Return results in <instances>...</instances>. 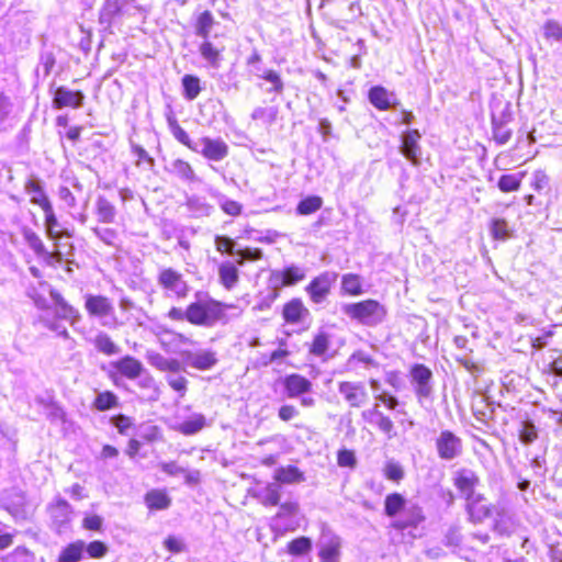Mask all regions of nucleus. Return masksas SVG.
I'll return each mask as SVG.
<instances>
[{
	"mask_svg": "<svg viewBox=\"0 0 562 562\" xmlns=\"http://www.w3.org/2000/svg\"><path fill=\"white\" fill-rule=\"evenodd\" d=\"M194 297L195 300L186 308L172 306L166 316L173 322L187 321L194 326L211 328L218 323L228 322L226 310L237 308L234 305L216 301L204 292H196Z\"/></svg>",
	"mask_w": 562,
	"mask_h": 562,
	"instance_id": "obj_1",
	"label": "nucleus"
},
{
	"mask_svg": "<svg viewBox=\"0 0 562 562\" xmlns=\"http://www.w3.org/2000/svg\"><path fill=\"white\" fill-rule=\"evenodd\" d=\"M341 311L349 318L369 327L381 324L386 316V308L375 300L347 303L341 306Z\"/></svg>",
	"mask_w": 562,
	"mask_h": 562,
	"instance_id": "obj_2",
	"label": "nucleus"
},
{
	"mask_svg": "<svg viewBox=\"0 0 562 562\" xmlns=\"http://www.w3.org/2000/svg\"><path fill=\"white\" fill-rule=\"evenodd\" d=\"M157 283L164 290L166 297L183 300L190 292V285L182 273L172 268L161 269L157 277Z\"/></svg>",
	"mask_w": 562,
	"mask_h": 562,
	"instance_id": "obj_3",
	"label": "nucleus"
},
{
	"mask_svg": "<svg viewBox=\"0 0 562 562\" xmlns=\"http://www.w3.org/2000/svg\"><path fill=\"white\" fill-rule=\"evenodd\" d=\"M435 443L438 457L445 461L457 459L463 452L461 438L450 430H442Z\"/></svg>",
	"mask_w": 562,
	"mask_h": 562,
	"instance_id": "obj_4",
	"label": "nucleus"
},
{
	"mask_svg": "<svg viewBox=\"0 0 562 562\" xmlns=\"http://www.w3.org/2000/svg\"><path fill=\"white\" fill-rule=\"evenodd\" d=\"M191 150L213 161H221L228 155V146L221 138L201 137L194 142Z\"/></svg>",
	"mask_w": 562,
	"mask_h": 562,
	"instance_id": "obj_5",
	"label": "nucleus"
},
{
	"mask_svg": "<svg viewBox=\"0 0 562 562\" xmlns=\"http://www.w3.org/2000/svg\"><path fill=\"white\" fill-rule=\"evenodd\" d=\"M338 392L352 408H360L369 401V393L362 382H339Z\"/></svg>",
	"mask_w": 562,
	"mask_h": 562,
	"instance_id": "obj_6",
	"label": "nucleus"
},
{
	"mask_svg": "<svg viewBox=\"0 0 562 562\" xmlns=\"http://www.w3.org/2000/svg\"><path fill=\"white\" fill-rule=\"evenodd\" d=\"M338 274L333 271H325L314 278L306 286V291L314 303H322L329 294L333 284L337 281Z\"/></svg>",
	"mask_w": 562,
	"mask_h": 562,
	"instance_id": "obj_7",
	"label": "nucleus"
},
{
	"mask_svg": "<svg viewBox=\"0 0 562 562\" xmlns=\"http://www.w3.org/2000/svg\"><path fill=\"white\" fill-rule=\"evenodd\" d=\"M318 547L322 562H339L341 540L333 531L326 528L322 530Z\"/></svg>",
	"mask_w": 562,
	"mask_h": 562,
	"instance_id": "obj_8",
	"label": "nucleus"
},
{
	"mask_svg": "<svg viewBox=\"0 0 562 562\" xmlns=\"http://www.w3.org/2000/svg\"><path fill=\"white\" fill-rule=\"evenodd\" d=\"M279 512L274 516L276 525L283 531H294L300 527V505L297 502H285L279 504Z\"/></svg>",
	"mask_w": 562,
	"mask_h": 562,
	"instance_id": "obj_9",
	"label": "nucleus"
},
{
	"mask_svg": "<svg viewBox=\"0 0 562 562\" xmlns=\"http://www.w3.org/2000/svg\"><path fill=\"white\" fill-rule=\"evenodd\" d=\"M181 357L187 366L200 371L212 369L218 361L216 352L210 349L186 350L181 352Z\"/></svg>",
	"mask_w": 562,
	"mask_h": 562,
	"instance_id": "obj_10",
	"label": "nucleus"
},
{
	"mask_svg": "<svg viewBox=\"0 0 562 562\" xmlns=\"http://www.w3.org/2000/svg\"><path fill=\"white\" fill-rule=\"evenodd\" d=\"M414 390L419 398L428 397L432 392V372L424 364H415L411 370Z\"/></svg>",
	"mask_w": 562,
	"mask_h": 562,
	"instance_id": "obj_11",
	"label": "nucleus"
},
{
	"mask_svg": "<svg viewBox=\"0 0 562 562\" xmlns=\"http://www.w3.org/2000/svg\"><path fill=\"white\" fill-rule=\"evenodd\" d=\"M479 483V476L471 469H461L454 473L453 484L465 499L477 495L475 493V487Z\"/></svg>",
	"mask_w": 562,
	"mask_h": 562,
	"instance_id": "obj_12",
	"label": "nucleus"
},
{
	"mask_svg": "<svg viewBox=\"0 0 562 562\" xmlns=\"http://www.w3.org/2000/svg\"><path fill=\"white\" fill-rule=\"evenodd\" d=\"M425 520L423 508L417 504H409L404 512L393 520L392 527L396 530H405L409 527H417Z\"/></svg>",
	"mask_w": 562,
	"mask_h": 562,
	"instance_id": "obj_13",
	"label": "nucleus"
},
{
	"mask_svg": "<svg viewBox=\"0 0 562 562\" xmlns=\"http://www.w3.org/2000/svg\"><path fill=\"white\" fill-rule=\"evenodd\" d=\"M306 271L304 268L292 265L286 267L282 271H273L271 273V282L276 288L278 286H290L304 280Z\"/></svg>",
	"mask_w": 562,
	"mask_h": 562,
	"instance_id": "obj_14",
	"label": "nucleus"
},
{
	"mask_svg": "<svg viewBox=\"0 0 562 562\" xmlns=\"http://www.w3.org/2000/svg\"><path fill=\"white\" fill-rule=\"evenodd\" d=\"M85 307L90 316L98 318H105L114 313L110 299L103 295H86Z\"/></svg>",
	"mask_w": 562,
	"mask_h": 562,
	"instance_id": "obj_15",
	"label": "nucleus"
},
{
	"mask_svg": "<svg viewBox=\"0 0 562 562\" xmlns=\"http://www.w3.org/2000/svg\"><path fill=\"white\" fill-rule=\"evenodd\" d=\"M49 515L58 533L63 532L69 525L72 515L70 504L65 499H57L49 506Z\"/></svg>",
	"mask_w": 562,
	"mask_h": 562,
	"instance_id": "obj_16",
	"label": "nucleus"
},
{
	"mask_svg": "<svg viewBox=\"0 0 562 562\" xmlns=\"http://www.w3.org/2000/svg\"><path fill=\"white\" fill-rule=\"evenodd\" d=\"M85 94L81 91H72L66 87H58L55 90L53 105L55 109L70 106L78 109L82 105Z\"/></svg>",
	"mask_w": 562,
	"mask_h": 562,
	"instance_id": "obj_17",
	"label": "nucleus"
},
{
	"mask_svg": "<svg viewBox=\"0 0 562 562\" xmlns=\"http://www.w3.org/2000/svg\"><path fill=\"white\" fill-rule=\"evenodd\" d=\"M420 137L422 135L417 130L407 131L402 136L401 151L413 165L419 164L422 148L418 142Z\"/></svg>",
	"mask_w": 562,
	"mask_h": 562,
	"instance_id": "obj_18",
	"label": "nucleus"
},
{
	"mask_svg": "<svg viewBox=\"0 0 562 562\" xmlns=\"http://www.w3.org/2000/svg\"><path fill=\"white\" fill-rule=\"evenodd\" d=\"M284 390L289 398L312 393V382L300 374H290L284 379Z\"/></svg>",
	"mask_w": 562,
	"mask_h": 562,
	"instance_id": "obj_19",
	"label": "nucleus"
},
{
	"mask_svg": "<svg viewBox=\"0 0 562 562\" xmlns=\"http://www.w3.org/2000/svg\"><path fill=\"white\" fill-rule=\"evenodd\" d=\"M481 494L467 499V512L469 519L474 524H480L487 517L492 516L493 510L490 505L483 503Z\"/></svg>",
	"mask_w": 562,
	"mask_h": 562,
	"instance_id": "obj_20",
	"label": "nucleus"
},
{
	"mask_svg": "<svg viewBox=\"0 0 562 562\" xmlns=\"http://www.w3.org/2000/svg\"><path fill=\"white\" fill-rule=\"evenodd\" d=\"M510 120V114L506 112L499 116L492 115L493 138L498 145L506 144L512 137V131L507 127Z\"/></svg>",
	"mask_w": 562,
	"mask_h": 562,
	"instance_id": "obj_21",
	"label": "nucleus"
},
{
	"mask_svg": "<svg viewBox=\"0 0 562 562\" xmlns=\"http://www.w3.org/2000/svg\"><path fill=\"white\" fill-rule=\"evenodd\" d=\"M50 297L55 303V314L58 318L69 321L71 324L80 319L79 312L69 305L56 290H50Z\"/></svg>",
	"mask_w": 562,
	"mask_h": 562,
	"instance_id": "obj_22",
	"label": "nucleus"
},
{
	"mask_svg": "<svg viewBox=\"0 0 562 562\" xmlns=\"http://www.w3.org/2000/svg\"><path fill=\"white\" fill-rule=\"evenodd\" d=\"M112 366L122 375L131 380L138 378L144 369L142 362L131 356H125L122 359L112 362Z\"/></svg>",
	"mask_w": 562,
	"mask_h": 562,
	"instance_id": "obj_23",
	"label": "nucleus"
},
{
	"mask_svg": "<svg viewBox=\"0 0 562 562\" xmlns=\"http://www.w3.org/2000/svg\"><path fill=\"white\" fill-rule=\"evenodd\" d=\"M273 480L278 484H296L305 481L304 473L294 465L280 467L274 471Z\"/></svg>",
	"mask_w": 562,
	"mask_h": 562,
	"instance_id": "obj_24",
	"label": "nucleus"
},
{
	"mask_svg": "<svg viewBox=\"0 0 562 562\" xmlns=\"http://www.w3.org/2000/svg\"><path fill=\"white\" fill-rule=\"evenodd\" d=\"M255 496L265 506H277L281 499V486L276 481L259 488Z\"/></svg>",
	"mask_w": 562,
	"mask_h": 562,
	"instance_id": "obj_25",
	"label": "nucleus"
},
{
	"mask_svg": "<svg viewBox=\"0 0 562 562\" xmlns=\"http://www.w3.org/2000/svg\"><path fill=\"white\" fill-rule=\"evenodd\" d=\"M147 361L150 366L164 372L182 370V363L178 359L166 358L155 351L147 353Z\"/></svg>",
	"mask_w": 562,
	"mask_h": 562,
	"instance_id": "obj_26",
	"label": "nucleus"
},
{
	"mask_svg": "<svg viewBox=\"0 0 562 562\" xmlns=\"http://www.w3.org/2000/svg\"><path fill=\"white\" fill-rule=\"evenodd\" d=\"M94 213L100 223H113L116 216V207L105 196L99 195L94 204Z\"/></svg>",
	"mask_w": 562,
	"mask_h": 562,
	"instance_id": "obj_27",
	"label": "nucleus"
},
{
	"mask_svg": "<svg viewBox=\"0 0 562 562\" xmlns=\"http://www.w3.org/2000/svg\"><path fill=\"white\" fill-rule=\"evenodd\" d=\"M23 237L25 241L27 243L29 247L37 255V256H45L49 259H56L59 261L61 259L60 252L50 254L46 250L41 237L33 232L32 229H24L23 231Z\"/></svg>",
	"mask_w": 562,
	"mask_h": 562,
	"instance_id": "obj_28",
	"label": "nucleus"
},
{
	"mask_svg": "<svg viewBox=\"0 0 562 562\" xmlns=\"http://www.w3.org/2000/svg\"><path fill=\"white\" fill-rule=\"evenodd\" d=\"M218 278L222 285L225 289H233L237 284L239 279V272L237 267L231 261H225L221 263V266L218 267Z\"/></svg>",
	"mask_w": 562,
	"mask_h": 562,
	"instance_id": "obj_29",
	"label": "nucleus"
},
{
	"mask_svg": "<svg viewBox=\"0 0 562 562\" xmlns=\"http://www.w3.org/2000/svg\"><path fill=\"white\" fill-rule=\"evenodd\" d=\"M86 549L83 540H77L66 546L58 555V562H79L82 560Z\"/></svg>",
	"mask_w": 562,
	"mask_h": 562,
	"instance_id": "obj_30",
	"label": "nucleus"
},
{
	"mask_svg": "<svg viewBox=\"0 0 562 562\" xmlns=\"http://www.w3.org/2000/svg\"><path fill=\"white\" fill-rule=\"evenodd\" d=\"M407 506L405 497L400 493H391L384 501V513L387 517L397 518Z\"/></svg>",
	"mask_w": 562,
	"mask_h": 562,
	"instance_id": "obj_31",
	"label": "nucleus"
},
{
	"mask_svg": "<svg viewBox=\"0 0 562 562\" xmlns=\"http://www.w3.org/2000/svg\"><path fill=\"white\" fill-rule=\"evenodd\" d=\"M205 426V416L200 413H194L180 423L177 429L183 435L191 436L202 430Z\"/></svg>",
	"mask_w": 562,
	"mask_h": 562,
	"instance_id": "obj_32",
	"label": "nucleus"
},
{
	"mask_svg": "<svg viewBox=\"0 0 562 562\" xmlns=\"http://www.w3.org/2000/svg\"><path fill=\"white\" fill-rule=\"evenodd\" d=\"M25 191L31 195V202L41 206V209L46 207V204H52L38 180H29L25 183Z\"/></svg>",
	"mask_w": 562,
	"mask_h": 562,
	"instance_id": "obj_33",
	"label": "nucleus"
},
{
	"mask_svg": "<svg viewBox=\"0 0 562 562\" xmlns=\"http://www.w3.org/2000/svg\"><path fill=\"white\" fill-rule=\"evenodd\" d=\"M393 94L380 86L373 87L369 91L370 102L379 110H387L392 105Z\"/></svg>",
	"mask_w": 562,
	"mask_h": 562,
	"instance_id": "obj_34",
	"label": "nucleus"
},
{
	"mask_svg": "<svg viewBox=\"0 0 562 562\" xmlns=\"http://www.w3.org/2000/svg\"><path fill=\"white\" fill-rule=\"evenodd\" d=\"M145 503L151 510H161L170 506V498L165 491L151 490L145 495Z\"/></svg>",
	"mask_w": 562,
	"mask_h": 562,
	"instance_id": "obj_35",
	"label": "nucleus"
},
{
	"mask_svg": "<svg viewBox=\"0 0 562 562\" xmlns=\"http://www.w3.org/2000/svg\"><path fill=\"white\" fill-rule=\"evenodd\" d=\"M95 349L106 356L117 355L121 350L120 347L112 340V338L104 331H100L92 340Z\"/></svg>",
	"mask_w": 562,
	"mask_h": 562,
	"instance_id": "obj_36",
	"label": "nucleus"
},
{
	"mask_svg": "<svg viewBox=\"0 0 562 562\" xmlns=\"http://www.w3.org/2000/svg\"><path fill=\"white\" fill-rule=\"evenodd\" d=\"M347 369L357 370L360 366L366 369L378 367V362L366 351L357 350L347 360Z\"/></svg>",
	"mask_w": 562,
	"mask_h": 562,
	"instance_id": "obj_37",
	"label": "nucleus"
},
{
	"mask_svg": "<svg viewBox=\"0 0 562 562\" xmlns=\"http://www.w3.org/2000/svg\"><path fill=\"white\" fill-rule=\"evenodd\" d=\"M212 196L216 200V203L225 214L231 216H238L241 214L243 205L239 202L231 200L228 196L220 192L212 193Z\"/></svg>",
	"mask_w": 562,
	"mask_h": 562,
	"instance_id": "obj_38",
	"label": "nucleus"
},
{
	"mask_svg": "<svg viewBox=\"0 0 562 562\" xmlns=\"http://www.w3.org/2000/svg\"><path fill=\"white\" fill-rule=\"evenodd\" d=\"M304 313H307V310L300 300H292L283 308V317L289 323L300 322Z\"/></svg>",
	"mask_w": 562,
	"mask_h": 562,
	"instance_id": "obj_39",
	"label": "nucleus"
},
{
	"mask_svg": "<svg viewBox=\"0 0 562 562\" xmlns=\"http://www.w3.org/2000/svg\"><path fill=\"white\" fill-rule=\"evenodd\" d=\"M187 206L195 217L209 216L213 211V206L199 196H191L187 202Z\"/></svg>",
	"mask_w": 562,
	"mask_h": 562,
	"instance_id": "obj_40",
	"label": "nucleus"
},
{
	"mask_svg": "<svg viewBox=\"0 0 562 562\" xmlns=\"http://www.w3.org/2000/svg\"><path fill=\"white\" fill-rule=\"evenodd\" d=\"M170 171L184 181L192 182L195 180V173L191 165L182 159H176L171 162Z\"/></svg>",
	"mask_w": 562,
	"mask_h": 562,
	"instance_id": "obj_41",
	"label": "nucleus"
},
{
	"mask_svg": "<svg viewBox=\"0 0 562 562\" xmlns=\"http://www.w3.org/2000/svg\"><path fill=\"white\" fill-rule=\"evenodd\" d=\"M341 289L350 295H360L362 293V281L360 276L356 273H347L342 276Z\"/></svg>",
	"mask_w": 562,
	"mask_h": 562,
	"instance_id": "obj_42",
	"label": "nucleus"
},
{
	"mask_svg": "<svg viewBox=\"0 0 562 562\" xmlns=\"http://www.w3.org/2000/svg\"><path fill=\"white\" fill-rule=\"evenodd\" d=\"M181 371H168L166 381L168 385L176 391L180 397H183L188 390V380L180 374Z\"/></svg>",
	"mask_w": 562,
	"mask_h": 562,
	"instance_id": "obj_43",
	"label": "nucleus"
},
{
	"mask_svg": "<svg viewBox=\"0 0 562 562\" xmlns=\"http://www.w3.org/2000/svg\"><path fill=\"white\" fill-rule=\"evenodd\" d=\"M159 341H160L161 346H164V347H168V346L179 347L182 345H191L192 344V340L189 337H187L186 335L176 333V331H171V330H165L159 336Z\"/></svg>",
	"mask_w": 562,
	"mask_h": 562,
	"instance_id": "obj_44",
	"label": "nucleus"
},
{
	"mask_svg": "<svg viewBox=\"0 0 562 562\" xmlns=\"http://www.w3.org/2000/svg\"><path fill=\"white\" fill-rule=\"evenodd\" d=\"M182 87L183 95L189 101L194 100L201 91L200 79L193 75H184L182 77Z\"/></svg>",
	"mask_w": 562,
	"mask_h": 562,
	"instance_id": "obj_45",
	"label": "nucleus"
},
{
	"mask_svg": "<svg viewBox=\"0 0 562 562\" xmlns=\"http://www.w3.org/2000/svg\"><path fill=\"white\" fill-rule=\"evenodd\" d=\"M490 232L494 239L506 240L512 236V229L504 218H493L490 224Z\"/></svg>",
	"mask_w": 562,
	"mask_h": 562,
	"instance_id": "obj_46",
	"label": "nucleus"
},
{
	"mask_svg": "<svg viewBox=\"0 0 562 562\" xmlns=\"http://www.w3.org/2000/svg\"><path fill=\"white\" fill-rule=\"evenodd\" d=\"M215 24L214 16L210 11L202 12L195 25V33L198 36L207 38L210 36L211 30Z\"/></svg>",
	"mask_w": 562,
	"mask_h": 562,
	"instance_id": "obj_47",
	"label": "nucleus"
},
{
	"mask_svg": "<svg viewBox=\"0 0 562 562\" xmlns=\"http://www.w3.org/2000/svg\"><path fill=\"white\" fill-rule=\"evenodd\" d=\"M278 116V108L277 106H258L251 113V119L255 121H260L265 124H272L276 122Z\"/></svg>",
	"mask_w": 562,
	"mask_h": 562,
	"instance_id": "obj_48",
	"label": "nucleus"
},
{
	"mask_svg": "<svg viewBox=\"0 0 562 562\" xmlns=\"http://www.w3.org/2000/svg\"><path fill=\"white\" fill-rule=\"evenodd\" d=\"M202 57L214 68L221 65V52L213 46L211 42L205 41L200 46Z\"/></svg>",
	"mask_w": 562,
	"mask_h": 562,
	"instance_id": "obj_49",
	"label": "nucleus"
},
{
	"mask_svg": "<svg viewBox=\"0 0 562 562\" xmlns=\"http://www.w3.org/2000/svg\"><path fill=\"white\" fill-rule=\"evenodd\" d=\"M117 405V396L110 391L99 393L93 403V406L100 412L116 407Z\"/></svg>",
	"mask_w": 562,
	"mask_h": 562,
	"instance_id": "obj_50",
	"label": "nucleus"
},
{
	"mask_svg": "<svg viewBox=\"0 0 562 562\" xmlns=\"http://www.w3.org/2000/svg\"><path fill=\"white\" fill-rule=\"evenodd\" d=\"M92 232L97 238L108 246L116 247L119 241V233L111 227H99L92 228Z\"/></svg>",
	"mask_w": 562,
	"mask_h": 562,
	"instance_id": "obj_51",
	"label": "nucleus"
},
{
	"mask_svg": "<svg viewBox=\"0 0 562 562\" xmlns=\"http://www.w3.org/2000/svg\"><path fill=\"white\" fill-rule=\"evenodd\" d=\"M322 204L323 201L319 196H307L299 203L296 212L300 215H308L318 211L322 207Z\"/></svg>",
	"mask_w": 562,
	"mask_h": 562,
	"instance_id": "obj_52",
	"label": "nucleus"
},
{
	"mask_svg": "<svg viewBox=\"0 0 562 562\" xmlns=\"http://www.w3.org/2000/svg\"><path fill=\"white\" fill-rule=\"evenodd\" d=\"M493 529L501 536H509L513 532L510 518L506 515L504 510H499L496 513Z\"/></svg>",
	"mask_w": 562,
	"mask_h": 562,
	"instance_id": "obj_53",
	"label": "nucleus"
},
{
	"mask_svg": "<svg viewBox=\"0 0 562 562\" xmlns=\"http://www.w3.org/2000/svg\"><path fill=\"white\" fill-rule=\"evenodd\" d=\"M169 127L171 130V133L173 137L181 143L182 145L187 146L191 149V146L194 145V142H192L188 135V133L178 124L177 120L172 116L168 117Z\"/></svg>",
	"mask_w": 562,
	"mask_h": 562,
	"instance_id": "obj_54",
	"label": "nucleus"
},
{
	"mask_svg": "<svg viewBox=\"0 0 562 562\" xmlns=\"http://www.w3.org/2000/svg\"><path fill=\"white\" fill-rule=\"evenodd\" d=\"M2 562H35V557L26 548L16 547L2 559Z\"/></svg>",
	"mask_w": 562,
	"mask_h": 562,
	"instance_id": "obj_55",
	"label": "nucleus"
},
{
	"mask_svg": "<svg viewBox=\"0 0 562 562\" xmlns=\"http://www.w3.org/2000/svg\"><path fill=\"white\" fill-rule=\"evenodd\" d=\"M329 347V336L323 331L318 333L311 345L310 352L316 357L326 353Z\"/></svg>",
	"mask_w": 562,
	"mask_h": 562,
	"instance_id": "obj_56",
	"label": "nucleus"
},
{
	"mask_svg": "<svg viewBox=\"0 0 562 562\" xmlns=\"http://www.w3.org/2000/svg\"><path fill=\"white\" fill-rule=\"evenodd\" d=\"M312 549V541L307 537H300L288 544V551L292 555H302Z\"/></svg>",
	"mask_w": 562,
	"mask_h": 562,
	"instance_id": "obj_57",
	"label": "nucleus"
},
{
	"mask_svg": "<svg viewBox=\"0 0 562 562\" xmlns=\"http://www.w3.org/2000/svg\"><path fill=\"white\" fill-rule=\"evenodd\" d=\"M236 255L239 257L236 260L238 266H244L246 261H257L263 257V252L259 248H250L247 247L245 249H240L236 251Z\"/></svg>",
	"mask_w": 562,
	"mask_h": 562,
	"instance_id": "obj_58",
	"label": "nucleus"
},
{
	"mask_svg": "<svg viewBox=\"0 0 562 562\" xmlns=\"http://www.w3.org/2000/svg\"><path fill=\"white\" fill-rule=\"evenodd\" d=\"M521 178L518 175H503L498 180V188L503 192H513L519 189Z\"/></svg>",
	"mask_w": 562,
	"mask_h": 562,
	"instance_id": "obj_59",
	"label": "nucleus"
},
{
	"mask_svg": "<svg viewBox=\"0 0 562 562\" xmlns=\"http://www.w3.org/2000/svg\"><path fill=\"white\" fill-rule=\"evenodd\" d=\"M108 551H109L108 546L100 540H94L89 543H86L85 553H87L89 558H92V559L103 558L108 553Z\"/></svg>",
	"mask_w": 562,
	"mask_h": 562,
	"instance_id": "obj_60",
	"label": "nucleus"
},
{
	"mask_svg": "<svg viewBox=\"0 0 562 562\" xmlns=\"http://www.w3.org/2000/svg\"><path fill=\"white\" fill-rule=\"evenodd\" d=\"M543 35L547 40L555 42L562 41V26L553 20H549L543 25Z\"/></svg>",
	"mask_w": 562,
	"mask_h": 562,
	"instance_id": "obj_61",
	"label": "nucleus"
},
{
	"mask_svg": "<svg viewBox=\"0 0 562 562\" xmlns=\"http://www.w3.org/2000/svg\"><path fill=\"white\" fill-rule=\"evenodd\" d=\"M214 243H215L216 250L220 251L221 254H228V255L236 254L235 252L236 243L232 238H229L227 236L216 235Z\"/></svg>",
	"mask_w": 562,
	"mask_h": 562,
	"instance_id": "obj_62",
	"label": "nucleus"
},
{
	"mask_svg": "<svg viewBox=\"0 0 562 562\" xmlns=\"http://www.w3.org/2000/svg\"><path fill=\"white\" fill-rule=\"evenodd\" d=\"M262 79L272 83V87L268 90L269 92L282 93L284 85L280 75L272 69L263 71Z\"/></svg>",
	"mask_w": 562,
	"mask_h": 562,
	"instance_id": "obj_63",
	"label": "nucleus"
},
{
	"mask_svg": "<svg viewBox=\"0 0 562 562\" xmlns=\"http://www.w3.org/2000/svg\"><path fill=\"white\" fill-rule=\"evenodd\" d=\"M384 475L387 480L398 482L404 477V470L400 463L389 461L384 467Z\"/></svg>",
	"mask_w": 562,
	"mask_h": 562,
	"instance_id": "obj_64",
	"label": "nucleus"
}]
</instances>
